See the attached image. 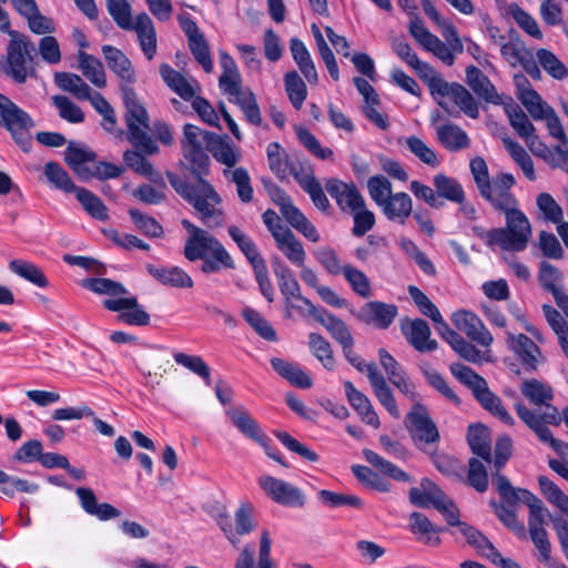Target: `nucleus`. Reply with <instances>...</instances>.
<instances>
[{
  "instance_id": "nucleus-55",
  "label": "nucleus",
  "mask_w": 568,
  "mask_h": 568,
  "mask_svg": "<svg viewBox=\"0 0 568 568\" xmlns=\"http://www.w3.org/2000/svg\"><path fill=\"white\" fill-rule=\"evenodd\" d=\"M43 173L54 187L65 193H74L79 187L72 182L68 172L57 162H48L44 165Z\"/></svg>"
},
{
  "instance_id": "nucleus-54",
  "label": "nucleus",
  "mask_w": 568,
  "mask_h": 568,
  "mask_svg": "<svg viewBox=\"0 0 568 568\" xmlns=\"http://www.w3.org/2000/svg\"><path fill=\"white\" fill-rule=\"evenodd\" d=\"M230 237L236 243L240 251L244 254L251 265L264 260L253 240L244 233L239 226L230 225L227 229Z\"/></svg>"
},
{
  "instance_id": "nucleus-52",
  "label": "nucleus",
  "mask_w": 568,
  "mask_h": 568,
  "mask_svg": "<svg viewBox=\"0 0 568 568\" xmlns=\"http://www.w3.org/2000/svg\"><path fill=\"white\" fill-rule=\"evenodd\" d=\"M363 455L365 459L375 468H378L383 474L387 475L388 477L393 478L397 481L403 483H409L412 481V477L404 471L403 469L398 468L393 463L386 460L382 456H379L377 453L371 450V449H364Z\"/></svg>"
},
{
  "instance_id": "nucleus-45",
  "label": "nucleus",
  "mask_w": 568,
  "mask_h": 568,
  "mask_svg": "<svg viewBox=\"0 0 568 568\" xmlns=\"http://www.w3.org/2000/svg\"><path fill=\"white\" fill-rule=\"evenodd\" d=\"M433 184L438 200L442 197L456 204L466 200L462 184L454 178L438 173L433 178Z\"/></svg>"
},
{
  "instance_id": "nucleus-34",
  "label": "nucleus",
  "mask_w": 568,
  "mask_h": 568,
  "mask_svg": "<svg viewBox=\"0 0 568 568\" xmlns=\"http://www.w3.org/2000/svg\"><path fill=\"white\" fill-rule=\"evenodd\" d=\"M379 209L388 221L404 225L412 215L413 200L406 192H396Z\"/></svg>"
},
{
  "instance_id": "nucleus-21",
  "label": "nucleus",
  "mask_w": 568,
  "mask_h": 568,
  "mask_svg": "<svg viewBox=\"0 0 568 568\" xmlns=\"http://www.w3.org/2000/svg\"><path fill=\"white\" fill-rule=\"evenodd\" d=\"M102 304L108 311L122 312L118 320L128 325L146 326L150 324V315L139 305L135 296L108 298Z\"/></svg>"
},
{
  "instance_id": "nucleus-26",
  "label": "nucleus",
  "mask_w": 568,
  "mask_h": 568,
  "mask_svg": "<svg viewBox=\"0 0 568 568\" xmlns=\"http://www.w3.org/2000/svg\"><path fill=\"white\" fill-rule=\"evenodd\" d=\"M95 152L87 145L74 141L68 143L64 161L79 179L89 180L92 178V169L88 164L95 162Z\"/></svg>"
},
{
  "instance_id": "nucleus-25",
  "label": "nucleus",
  "mask_w": 568,
  "mask_h": 568,
  "mask_svg": "<svg viewBox=\"0 0 568 568\" xmlns=\"http://www.w3.org/2000/svg\"><path fill=\"white\" fill-rule=\"evenodd\" d=\"M125 31H134L140 49L144 57L151 61L158 51V38L154 23L145 12L139 13Z\"/></svg>"
},
{
  "instance_id": "nucleus-29",
  "label": "nucleus",
  "mask_w": 568,
  "mask_h": 568,
  "mask_svg": "<svg viewBox=\"0 0 568 568\" xmlns=\"http://www.w3.org/2000/svg\"><path fill=\"white\" fill-rule=\"evenodd\" d=\"M75 494L79 498L81 508L90 516L105 521L118 518L121 511L108 503L99 504L94 491L88 487H78Z\"/></svg>"
},
{
  "instance_id": "nucleus-17",
  "label": "nucleus",
  "mask_w": 568,
  "mask_h": 568,
  "mask_svg": "<svg viewBox=\"0 0 568 568\" xmlns=\"http://www.w3.org/2000/svg\"><path fill=\"white\" fill-rule=\"evenodd\" d=\"M509 349L516 355L523 369L527 373L536 372L546 362L539 346L525 334H508Z\"/></svg>"
},
{
  "instance_id": "nucleus-10",
  "label": "nucleus",
  "mask_w": 568,
  "mask_h": 568,
  "mask_svg": "<svg viewBox=\"0 0 568 568\" xmlns=\"http://www.w3.org/2000/svg\"><path fill=\"white\" fill-rule=\"evenodd\" d=\"M513 454V440L509 436L504 435L497 438L494 447V456L491 455L493 464V485L500 497L510 506L520 501L523 488H515L509 479L500 471L509 460Z\"/></svg>"
},
{
  "instance_id": "nucleus-37",
  "label": "nucleus",
  "mask_w": 568,
  "mask_h": 568,
  "mask_svg": "<svg viewBox=\"0 0 568 568\" xmlns=\"http://www.w3.org/2000/svg\"><path fill=\"white\" fill-rule=\"evenodd\" d=\"M222 73L219 87L224 94L239 93L242 89V77L235 60L224 50L219 51Z\"/></svg>"
},
{
  "instance_id": "nucleus-46",
  "label": "nucleus",
  "mask_w": 568,
  "mask_h": 568,
  "mask_svg": "<svg viewBox=\"0 0 568 568\" xmlns=\"http://www.w3.org/2000/svg\"><path fill=\"white\" fill-rule=\"evenodd\" d=\"M409 527L413 534L422 536L425 544L430 546H438L440 544L438 534L444 528L436 527L424 514L413 513L409 516Z\"/></svg>"
},
{
  "instance_id": "nucleus-43",
  "label": "nucleus",
  "mask_w": 568,
  "mask_h": 568,
  "mask_svg": "<svg viewBox=\"0 0 568 568\" xmlns=\"http://www.w3.org/2000/svg\"><path fill=\"white\" fill-rule=\"evenodd\" d=\"M232 424L241 432L245 437L257 444H264V438L267 437L262 432L257 422L250 415L245 409H231L227 412Z\"/></svg>"
},
{
  "instance_id": "nucleus-44",
  "label": "nucleus",
  "mask_w": 568,
  "mask_h": 568,
  "mask_svg": "<svg viewBox=\"0 0 568 568\" xmlns=\"http://www.w3.org/2000/svg\"><path fill=\"white\" fill-rule=\"evenodd\" d=\"M78 68L82 74L97 88L106 85V74L102 62L94 55L80 50L78 52Z\"/></svg>"
},
{
  "instance_id": "nucleus-13",
  "label": "nucleus",
  "mask_w": 568,
  "mask_h": 568,
  "mask_svg": "<svg viewBox=\"0 0 568 568\" xmlns=\"http://www.w3.org/2000/svg\"><path fill=\"white\" fill-rule=\"evenodd\" d=\"M404 423L417 445H428L439 440L438 428L425 405L420 403L413 404Z\"/></svg>"
},
{
  "instance_id": "nucleus-11",
  "label": "nucleus",
  "mask_w": 568,
  "mask_h": 568,
  "mask_svg": "<svg viewBox=\"0 0 568 568\" xmlns=\"http://www.w3.org/2000/svg\"><path fill=\"white\" fill-rule=\"evenodd\" d=\"M538 485L544 497L557 507L562 515L566 516H550L554 529L557 534L561 550L568 560V496L548 477L539 476Z\"/></svg>"
},
{
  "instance_id": "nucleus-48",
  "label": "nucleus",
  "mask_w": 568,
  "mask_h": 568,
  "mask_svg": "<svg viewBox=\"0 0 568 568\" xmlns=\"http://www.w3.org/2000/svg\"><path fill=\"white\" fill-rule=\"evenodd\" d=\"M276 247L295 266H303L306 260V252L302 242L290 231L275 240Z\"/></svg>"
},
{
  "instance_id": "nucleus-24",
  "label": "nucleus",
  "mask_w": 568,
  "mask_h": 568,
  "mask_svg": "<svg viewBox=\"0 0 568 568\" xmlns=\"http://www.w3.org/2000/svg\"><path fill=\"white\" fill-rule=\"evenodd\" d=\"M101 51L108 68L120 80V90L123 91L124 88H133L132 85L136 81V73L125 53L110 44L102 45Z\"/></svg>"
},
{
  "instance_id": "nucleus-38",
  "label": "nucleus",
  "mask_w": 568,
  "mask_h": 568,
  "mask_svg": "<svg viewBox=\"0 0 568 568\" xmlns=\"http://www.w3.org/2000/svg\"><path fill=\"white\" fill-rule=\"evenodd\" d=\"M462 535L466 538L468 545L476 549L478 555L485 557L495 564L500 557V552L496 549L493 542L478 529L468 525L460 524Z\"/></svg>"
},
{
  "instance_id": "nucleus-60",
  "label": "nucleus",
  "mask_w": 568,
  "mask_h": 568,
  "mask_svg": "<svg viewBox=\"0 0 568 568\" xmlns=\"http://www.w3.org/2000/svg\"><path fill=\"white\" fill-rule=\"evenodd\" d=\"M367 191L378 207L394 194L390 181L382 174L373 175L367 180Z\"/></svg>"
},
{
  "instance_id": "nucleus-28",
  "label": "nucleus",
  "mask_w": 568,
  "mask_h": 568,
  "mask_svg": "<svg viewBox=\"0 0 568 568\" xmlns=\"http://www.w3.org/2000/svg\"><path fill=\"white\" fill-rule=\"evenodd\" d=\"M160 74L165 84L184 101H190L201 91V87L195 79H187L170 64L160 65Z\"/></svg>"
},
{
  "instance_id": "nucleus-20",
  "label": "nucleus",
  "mask_w": 568,
  "mask_h": 568,
  "mask_svg": "<svg viewBox=\"0 0 568 568\" xmlns=\"http://www.w3.org/2000/svg\"><path fill=\"white\" fill-rule=\"evenodd\" d=\"M325 189L344 213H352L365 205V199L354 183L329 179L325 183Z\"/></svg>"
},
{
  "instance_id": "nucleus-31",
  "label": "nucleus",
  "mask_w": 568,
  "mask_h": 568,
  "mask_svg": "<svg viewBox=\"0 0 568 568\" xmlns=\"http://www.w3.org/2000/svg\"><path fill=\"white\" fill-rule=\"evenodd\" d=\"M308 315L322 324L341 346L347 343L354 344V338L347 325L325 308L312 306Z\"/></svg>"
},
{
  "instance_id": "nucleus-9",
  "label": "nucleus",
  "mask_w": 568,
  "mask_h": 568,
  "mask_svg": "<svg viewBox=\"0 0 568 568\" xmlns=\"http://www.w3.org/2000/svg\"><path fill=\"white\" fill-rule=\"evenodd\" d=\"M520 500L529 508L528 531L534 546L539 551V559L545 562L551 558V544L545 529V516L548 513L541 499L529 490H523Z\"/></svg>"
},
{
  "instance_id": "nucleus-58",
  "label": "nucleus",
  "mask_w": 568,
  "mask_h": 568,
  "mask_svg": "<svg viewBox=\"0 0 568 568\" xmlns=\"http://www.w3.org/2000/svg\"><path fill=\"white\" fill-rule=\"evenodd\" d=\"M308 346L312 354L323 364L326 369H333L335 361L329 342L317 333L308 335Z\"/></svg>"
},
{
  "instance_id": "nucleus-50",
  "label": "nucleus",
  "mask_w": 568,
  "mask_h": 568,
  "mask_svg": "<svg viewBox=\"0 0 568 568\" xmlns=\"http://www.w3.org/2000/svg\"><path fill=\"white\" fill-rule=\"evenodd\" d=\"M284 87L287 98L294 109L300 110L307 98V87L297 71H288L284 74Z\"/></svg>"
},
{
  "instance_id": "nucleus-36",
  "label": "nucleus",
  "mask_w": 568,
  "mask_h": 568,
  "mask_svg": "<svg viewBox=\"0 0 568 568\" xmlns=\"http://www.w3.org/2000/svg\"><path fill=\"white\" fill-rule=\"evenodd\" d=\"M448 496L429 478H423L420 487L409 489V500L413 505L427 508L430 505L435 508Z\"/></svg>"
},
{
  "instance_id": "nucleus-22",
  "label": "nucleus",
  "mask_w": 568,
  "mask_h": 568,
  "mask_svg": "<svg viewBox=\"0 0 568 568\" xmlns=\"http://www.w3.org/2000/svg\"><path fill=\"white\" fill-rule=\"evenodd\" d=\"M400 331L407 343L419 353H429L438 347L435 339L430 338V327L422 318H404L400 322Z\"/></svg>"
},
{
  "instance_id": "nucleus-33",
  "label": "nucleus",
  "mask_w": 568,
  "mask_h": 568,
  "mask_svg": "<svg viewBox=\"0 0 568 568\" xmlns=\"http://www.w3.org/2000/svg\"><path fill=\"white\" fill-rule=\"evenodd\" d=\"M154 153H148L143 149L133 148V150H126L123 153V160L129 169L136 174H140L155 184L164 186V180L161 174L154 171L152 163L146 159L148 155Z\"/></svg>"
},
{
  "instance_id": "nucleus-1",
  "label": "nucleus",
  "mask_w": 568,
  "mask_h": 568,
  "mask_svg": "<svg viewBox=\"0 0 568 568\" xmlns=\"http://www.w3.org/2000/svg\"><path fill=\"white\" fill-rule=\"evenodd\" d=\"M182 225L189 233L183 250L187 261L201 260V271L204 274L217 273L223 268H235L233 257L214 235L189 220H183Z\"/></svg>"
},
{
  "instance_id": "nucleus-7",
  "label": "nucleus",
  "mask_w": 568,
  "mask_h": 568,
  "mask_svg": "<svg viewBox=\"0 0 568 568\" xmlns=\"http://www.w3.org/2000/svg\"><path fill=\"white\" fill-rule=\"evenodd\" d=\"M0 126L10 133L23 152L31 150L30 130L36 126L33 119L2 93H0Z\"/></svg>"
},
{
  "instance_id": "nucleus-23",
  "label": "nucleus",
  "mask_w": 568,
  "mask_h": 568,
  "mask_svg": "<svg viewBox=\"0 0 568 568\" xmlns=\"http://www.w3.org/2000/svg\"><path fill=\"white\" fill-rule=\"evenodd\" d=\"M398 314V308L394 304H387L379 301H371L365 303L355 317L378 329H387Z\"/></svg>"
},
{
  "instance_id": "nucleus-18",
  "label": "nucleus",
  "mask_w": 568,
  "mask_h": 568,
  "mask_svg": "<svg viewBox=\"0 0 568 568\" xmlns=\"http://www.w3.org/2000/svg\"><path fill=\"white\" fill-rule=\"evenodd\" d=\"M256 527L255 509L252 504L245 501L237 507L233 518L229 517L222 532L229 542L237 548L241 537L251 534Z\"/></svg>"
},
{
  "instance_id": "nucleus-5",
  "label": "nucleus",
  "mask_w": 568,
  "mask_h": 568,
  "mask_svg": "<svg viewBox=\"0 0 568 568\" xmlns=\"http://www.w3.org/2000/svg\"><path fill=\"white\" fill-rule=\"evenodd\" d=\"M122 93L125 106L126 139L133 148L143 149L148 153H159V146L148 133L150 129L149 114L138 99L133 88H124Z\"/></svg>"
},
{
  "instance_id": "nucleus-51",
  "label": "nucleus",
  "mask_w": 568,
  "mask_h": 568,
  "mask_svg": "<svg viewBox=\"0 0 568 568\" xmlns=\"http://www.w3.org/2000/svg\"><path fill=\"white\" fill-rule=\"evenodd\" d=\"M504 109L508 116L509 124L521 139L532 135V132H536L535 125L529 121L527 114L518 104L511 101L506 103Z\"/></svg>"
},
{
  "instance_id": "nucleus-15",
  "label": "nucleus",
  "mask_w": 568,
  "mask_h": 568,
  "mask_svg": "<svg viewBox=\"0 0 568 568\" xmlns=\"http://www.w3.org/2000/svg\"><path fill=\"white\" fill-rule=\"evenodd\" d=\"M258 486L276 504L286 507H303L306 503L303 491L292 484L271 475L260 476Z\"/></svg>"
},
{
  "instance_id": "nucleus-27",
  "label": "nucleus",
  "mask_w": 568,
  "mask_h": 568,
  "mask_svg": "<svg viewBox=\"0 0 568 568\" xmlns=\"http://www.w3.org/2000/svg\"><path fill=\"white\" fill-rule=\"evenodd\" d=\"M444 37L448 44L444 43L438 37H435L425 50L432 52L445 64L452 65L455 61V52L462 53L464 48L458 32L453 24H447L444 29Z\"/></svg>"
},
{
  "instance_id": "nucleus-35",
  "label": "nucleus",
  "mask_w": 568,
  "mask_h": 568,
  "mask_svg": "<svg viewBox=\"0 0 568 568\" xmlns=\"http://www.w3.org/2000/svg\"><path fill=\"white\" fill-rule=\"evenodd\" d=\"M466 81L470 89L483 100L493 104H500L501 98L497 93L495 85L483 71L469 65L466 69Z\"/></svg>"
},
{
  "instance_id": "nucleus-62",
  "label": "nucleus",
  "mask_w": 568,
  "mask_h": 568,
  "mask_svg": "<svg viewBox=\"0 0 568 568\" xmlns=\"http://www.w3.org/2000/svg\"><path fill=\"white\" fill-rule=\"evenodd\" d=\"M508 14L515 20L519 28H521L530 37L541 40L542 32L535 18H532L527 11H525L517 3H511L508 7Z\"/></svg>"
},
{
  "instance_id": "nucleus-12",
  "label": "nucleus",
  "mask_w": 568,
  "mask_h": 568,
  "mask_svg": "<svg viewBox=\"0 0 568 568\" xmlns=\"http://www.w3.org/2000/svg\"><path fill=\"white\" fill-rule=\"evenodd\" d=\"M271 266L277 280V285L281 294L284 297L286 307L288 310H296L300 314L304 315L305 313L303 306L296 305L293 302L296 300L307 307V314H310L312 306L315 305L301 294V286L291 268L278 256H274L271 260Z\"/></svg>"
},
{
  "instance_id": "nucleus-3",
  "label": "nucleus",
  "mask_w": 568,
  "mask_h": 568,
  "mask_svg": "<svg viewBox=\"0 0 568 568\" xmlns=\"http://www.w3.org/2000/svg\"><path fill=\"white\" fill-rule=\"evenodd\" d=\"M166 178L175 192L194 207L205 226L216 229L224 224L222 197L211 183L201 180L197 184H190L172 172H166Z\"/></svg>"
},
{
  "instance_id": "nucleus-64",
  "label": "nucleus",
  "mask_w": 568,
  "mask_h": 568,
  "mask_svg": "<svg viewBox=\"0 0 568 568\" xmlns=\"http://www.w3.org/2000/svg\"><path fill=\"white\" fill-rule=\"evenodd\" d=\"M405 145L420 162L430 166L437 168L439 160L433 149H430L420 138L410 135L406 138Z\"/></svg>"
},
{
  "instance_id": "nucleus-8",
  "label": "nucleus",
  "mask_w": 568,
  "mask_h": 568,
  "mask_svg": "<svg viewBox=\"0 0 568 568\" xmlns=\"http://www.w3.org/2000/svg\"><path fill=\"white\" fill-rule=\"evenodd\" d=\"M501 213L505 214L506 226L496 227L493 239L499 241V246L505 251H524L531 235V226L527 216L518 209V205Z\"/></svg>"
},
{
  "instance_id": "nucleus-2",
  "label": "nucleus",
  "mask_w": 568,
  "mask_h": 568,
  "mask_svg": "<svg viewBox=\"0 0 568 568\" xmlns=\"http://www.w3.org/2000/svg\"><path fill=\"white\" fill-rule=\"evenodd\" d=\"M521 395L531 403L535 408H528L523 403L515 404V412L519 419L531 430L544 425H558L561 420L559 410L551 404L554 400L552 387L537 378L526 379L521 383Z\"/></svg>"
},
{
  "instance_id": "nucleus-63",
  "label": "nucleus",
  "mask_w": 568,
  "mask_h": 568,
  "mask_svg": "<svg viewBox=\"0 0 568 568\" xmlns=\"http://www.w3.org/2000/svg\"><path fill=\"white\" fill-rule=\"evenodd\" d=\"M538 281L540 286L551 295L562 288V273L546 261L539 264Z\"/></svg>"
},
{
  "instance_id": "nucleus-42",
  "label": "nucleus",
  "mask_w": 568,
  "mask_h": 568,
  "mask_svg": "<svg viewBox=\"0 0 568 568\" xmlns=\"http://www.w3.org/2000/svg\"><path fill=\"white\" fill-rule=\"evenodd\" d=\"M290 50L293 60L297 64L300 71L305 77L310 84H317L318 74L311 57L310 51L305 47L302 40L298 38H292L290 41Z\"/></svg>"
},
{
  "instance_id": "nucleus-19",
  "label": "nucleus",
  "mask_w": 568,
  "mask_h": 568,
  "mask_svg": "<svg viewBox=\"0 0 568 568\" xmlns=\"http://www.w3.org/2000/svg\"><path fill=\"white\" fill-rule=\"evenodd\" d=\"M452 322L456 328L466 334L471 342L485 348L491 346L494 337L475 313L459 310L452 315Z\"/></svg>"
},
{
  "instance_id": "nucleus-41",
  "label": "nucleus",
  "mask_w": 568,
  "mask_h": 568,
  "mask_svg": "<svg viewBox=\"0 0 568 568\" xmlns=\"http://www.w3.org/2000/svg\"><path fill=\"white\" fill-rule=\"evenodd\" d=\"M467 442L474 455L484 462H491V438L488 427L481 424L470 425L467 430Z\"/></svg>"
},
{
  "instance_id": "nucleus-32",
  "label": "nucleus",
  "mask_w": 568,
  "mask_h": 568,
  "mask_svg": "<svg viewBox=\"0 0 568 568\" xmlns=\"http://www.w3.org/2000/svg\"><path fill=\"white\" fill-rule=\"evenodd\" d=\"M344 387L348 403L359 415L361 419L365 424L374 428H378L381 425L379 417L369 398L364 393L357 390L354 384L349 381L344 383Z\"/></svg>"
},
{
  "instance_id": "nucleus-14",
  "label": "nucleus",
  "mask_w": 568,
  "mask_h": 568,
  "mask_svg": "<svg viewBox=\"0 0 568 568\" xmlns=\"http://www.w3.org/2000/svg\"><path fill=\"white\" fill-rule=\"evenodd\" d=\"M178 21L187 39V45L193 58L206 73H211L213 71V61L204 33L189 13L179 14Z\"/></svg>"
},
{
  "instance_id": "nucleus-16",
  "label": "nucleus",
  "mask_w": 568,
  "mask_h": 568,
  "mask_svg": "<svg viewBox=\"0 0 568 568\" xmlns=\"http://www.w3.org/2000/svg\"><path fill=\"white\" fill-rule=\"evenodd\" d=\"M9 42L7 62L9 74L17 83H24L29 75L28 62L31 61V52L34 45L26 38H16V33Z\"/></svg>"
},
{
  "instance_id": "nucleus-57",
  "label": "nucleus",
  "mask_w": 568,
  "mask_h": 568,
  "mask_svg": "<svg viewBox=\"0 0 568 568\" xmlns=\"http://www.w3.org/2000/svg\"><path fill=\"white\" fill-rule=\"evenodd\" d=\"M270 170L278 178L284 180L287 175L290 162L287 154L278 142H271L266 149Z\"/></svg>"
},
{
  "instance_id": "nucleus-30",
  "label": "nucleus",
  "mask_w": 568,
  "mask_h": 568,
  "mask_svg": "<svg viewBox=\"0 0 568 568\" xmlns=\"http://www.w3.org/2000/svg\"><path fill=\"white\" fill-rule=\"evenodd\" d=\"M146 271L154 280L165 286L191 288L194 283L191 276L179 266L146 264Z\"/></svg>"
},
{
  "instance_id": "nucleus-39",
  "label": "nucleus",
  "mask_w": 568,
  "mask_h": 568,
  "mask_svg": "<svg viewBox=\"0 0 568 568\" xmlns=\"http://www.w3.org/2000/svg\"><path fill=\"white\" fill-rule=\"evenodd\" d=\"M271 366L281 377L295 387L306 389L313 386L312 377L297 364L274 357L271 359Z\"/></svg>"
},
{
  "instance_id": "nucleus-6",
  "label": "nucleus",
  "mask_w": 568,
  "mask_h": 568,
  "mask_svg": "<svg viewBox=\"0 0 568 568\" xmlns=\"http://www.w3.org/2000/svg\"><path fill=\"white\" fill-rule=\"evenodd\" d=\"M450 372L462 384L473 392L474 397L484 409L499 418L506 425H515L514 417L504 407L501 399L489 389L484 377L477 374L473 368L460 363L452 364Z\"/></svg>"
},
{
  "instance_id": "nucleus-40",
  "label": "nucleus",
  "mask_w": 568,
  "mask_h": 568,
  "mask_svg": "<svg viewBox=\"0 0 568 568\" xmlns=\"http://www.w3.org/2000/svg\"><path fill=\"white\" fill-rule=\"evenodd\" d=\"M436 136L438 142L452 152L467 149L470 145V139L466 131L454 123L437 126Z\"/></svg>"
},
{
  "instance_id": "nucleus-49",
  "label": "nucleus",
  "mask_w": 568,
  "mask_h": 568,
  "mask_svg": "<svg viewBox=\"0 0 568 568\" xmlns=\"http://www.w3.org/2000/svg\"><path fill=\"white\" fill-rule=\"evenodd\" d=\"M54 82L62 91L71 93L78 100L90 98L89 94L92 89L79 74L71 72H57L54 74Z\"/></svg>"
},
{
  "instance_id": "nucleus-4",
  "label": "nucleus",
  "mask_w": 568,
  "mask_h": 568,
  "mask_svg": "<svg viewBox=\"0 0 568 568\" xmlns=\"http://www.w3.org/2000/svg\"><path fill=\"white\" fill-rule=\"evenodd\" d=\"M469 169L479 195L497 212H503L518 205L511 189L516 179L511 173L499 172L489 176L488 166L481 156L470 160Z\"/></svg>"
},
{
  "instance_id": "nucleus-59",
  "label": "nucleus",
  "mask_w": 568,
  "mask_h": 568,
  "mask_svg": "<svg viewBox=\"0 0 568 568\" xmlns=\"http://www.w3.org/2000/svg\"><path fill=\"white\" fill-rule=\"evenodd\" d=\"M82 286L100 295H110L124 297L126 288L119 282L110 278H87L82 281Z\"/></svg>"
},
{
  "instance_id": "nucleus-47",
  "label": "nucleus",
  "mask_w": 568,
  "mask_h": 568,
  "mask_svg": "<svg viewBox=\"0 0 568 568\" xmlns=\"http://www.w3.org/2000/svg\"><path fill=\"white\" fill-rule=\"evenodd\" d=\"M8 266L13 274L38 287L44 288L49 285V281L43 271L32 262L16 258L10 261Z\"/></svg>"
},
{
  "instance_id": "nucleus-53",
  "label": "nucleus",
  "mask_w": 568,
  "mask_h": 568,
  "mask_svg": "<svg viewBox=\"0 0 568 568\" xmlns=\"http://www.w3.org/2000/svg\"><path fill=\"white\" fill-rule=\"evenodd\" d=\"M74 193L84 211L88 214H90L93 219H97L99 221L108 220L109 214L106 206L103 204L101 199L98 197L93 192L84 187H78Z\"/></svg>"
},
{
  "instance_id": "nucleus-56",
  "label": "nucleus",
  "mask_w": 568,
  "mask_h": 568,
  "mask_svg": "<svg viewBox=\"0 0 568 568\" xmlns=\"http://www.w3.org/2000/svg\"><path fill=\"white\" fill-rule=\"evenodd\" d=\"M225 178H231V181L236 185V193L241 202L250 203L253 200V187L251 185V178L246 169L240 166L234 170H224Z\"/></svg>"
},
{
  "instance_id": "nucleus-61",
  "label": "nucleus",
  "mask_w": 568,
  "mask_h": 568,
  "mask_svg": "<svg viewBox=\"0 0 568 568\" xmlns=\"http://www.w3.org/2000/svg\"><path fill=\"white\" fill-rule=\"evenodd\" d=\"M183 155L190 163L191 172L199 181L204 180L203 176L209 173L210 158L203 146L183 149Z\"/></svg>"
}]
</instances>
